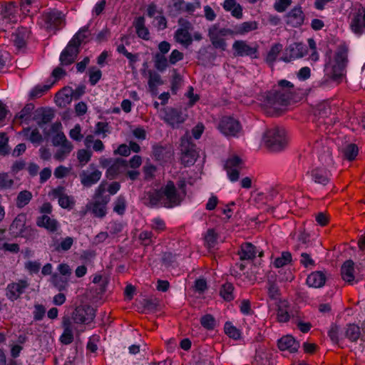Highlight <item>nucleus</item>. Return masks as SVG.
Returning a JSON list of instances; mask_svg holds the SVG:
<instances>
[{
  "label": "nucleus",
  "instance_id": "c85d7f7f",
  "mask_svg": "<svg viewBox=\"0 0 365 365\" xmlns=\"http://www.w3.org/2000/svg\"><path fill=\"white\" fill-rule=\"evenodd\" d=\"M36 225L40 227H43L50 232L57 231L59 224L56 220L49 217L47 215H43L36 220Z\"/></svg>",
  "mask_w": 365,
  "mask_h": 365
},
{
  "label": "nucleus",
  "instance_id": "5701e85b",
  "mask_svg": "<svg viewBox=\"0 0 365 365\" xmlns=\"http://www.w3.org/2000/svg\"><path fill=\"white\" fill-rule=\"evenodd\" d=\"M190 25L187 24L178 29L175 33L174 38L176 42L185 47H188L192 43V36L190 33Z\"/></svg>",
  "mask_w": 365,
  "mask_h": 365
},
{
  "label": "nucleus",
  "instance_id": "4c0bfd02",
  "mask_svg": "<svg viewBox=\"0 0 365 365\" xmlns=\"http://www.w3.org/2000/svg\"><path fill=\"white\" fill-rule=\"evenodd\" d=\"M29 36V31L26 28L19 29L12 35V41L17 48H21L26 45V38Z\"/></svg>",
  "mask_w": 365,
  "mask_h": 365
},
{
  "label": "nucleus",
  "instance_id": "412c9836",
  "mask_svg": "<svg viewBox=\"0 0 365 365\" xmlns=\"http://www.w3.org/2000/svg\"><path fill=\"white\" fill-rule=\"evenodd\" d=\"M63 332L60 340L63 344H69L73 341L74 332L77 331L78 327L73 324L69 317H63Z\"/></svg>",
  "mask_w": 365,
  "mask_h": 365
},
{
  "label": "nucleus",
  "instance_id": "aec40b11",
  "mask_svg": "<svg viewBox=\"0 0 365 365\" xmlns=\"http://www.w3.org/2000/svg\"><path fill=\"white\" fill-rule=\"evenodd\" d=\"M52 195L58 198V204L62 208L71 210L75 204L74 198L66 193L63 187H58L53 190Z\"/></svg>",
  "mask_w": 365,
  "mask_h": 365
},
{
  "label": "nucleus",
  "instance_id": "49530a36",
  "mask_svg": "<svg viewBox=\"0 0 365 365\" xmlns=\"http://www.w3.org/2000/svg\"><path fill=\"white\" fill-rule=\"evenodd\" d=\"M153 60L155 68L160 72L165 71L170 63L169 59L168 60L165 55L160 53H156L153 57Z\"/></svg>",
  "mask_w": 365,
  "mask_h": 365
},
{
  "label": "nucleus",
  "instance_id": "3c124183",
  "mask_svg": "<svg viewBox=\"0 0 365 365\" xmlns=\"http://www.w3.org/2000/svg\"><path fill=\"white\" fill-rule=\"evenodd\" d=\"M358 148L354 144H349L341 149V153L349 160H353L358 155Z\"/></svg>",
  "mask_w": 365,
  "mask_h": 365
},
{
  "label": "nucleus",
  "instance_id": "b1692460",
  "mask_svg": "<svg viewBox=\"0 0 365 365\" xmlns=\"http://www.w3.org/2000/svg\"><path fill=\"white\" fill-rule=\"evenodd\" d=\"M78 53V48L74 46L71 41L63 50L60 56V61L62 65L68 66L74 62Z\"/></svg>",
  "mask_w": 365,
  "mask_h": 365
},
{
  "label": "nucleus",
  "instance_id": "2eb2a0df",
  "mask_svg": "<svg viewBox=\"0 0 365 365\" xmlns=\"http://www.w3.org/2000/svg\"><path fill=\"white\" fill-rule=\"evenodd\" d=\"M234 55L236 56H250L257 58V46H252L246 41L237 40L232 44Z\"/></svg>",
  "mask_w": 365,
  "mask_h": 365
},
{
  "label": "nucleus",
  "instance_id": "0eeeda50",
  "mask_svg": "<svg viewBox=\"0 0 365 365\" xmlns=\"http://www.w3.org/2000/svg\"><path fill=\"white\" fill-rule=\"evenodd\" d=\"M341 278L346 282L354 284L364 279L359 267H354L352 260H346L341 267Z\"/></svg>",
  "mask_w": 365,
  "mask_h": 365
},
{
  "label": "nucleus",
  "instance_id": "ea45409f",
  "mask_svg": "<svg viewBox=\"0 0 365 365\" xmlns=\"http://www.w3.org/2000/svg\"><path fill=\"white\" fill-rule=\"evenodd\" d=\"M120 185L117 182H113L110 184L108 188H106L105 183H101L96 190L95 198L98 200L101 199L106 190L110 195H115L120 190Z\"/></svg>",
  "mask_w": 365,
  "mask_h": 365
},
{
  "label": "nucleus",
  "instance_id": "f8f14e48",
  "mask_svg": "<svg viewBox=\"0 0 365 365\" xmlns=\"http://www.w3.org/2000/svg\"><path fill=\"white\" fill-rule=\"evenodd\" d=\"M181 160L185 166H190L193 165L197 157L198 153L196 150L195 145L190 142V139L187 137H183L181 140Z\"/></svg>",
  "mask_w": 365,
  "mask_h": 365
},
{
  "label": "nucleus",
  "instance_id": "6ab92c4d",
  "mask_svg": "<svg viewBox=\"0 0 365 365\" xmlns=\"http://www.w3.org/2000/svg\"><path fill=\"white\" fill-rule=\"evenodd\" d=\"M304 14L300 6H294L285 16L287 25L292 27H299L304 24Z\"/></svg>",
  "mask_w": 365,
  "mask_h": 365
},
{
  "label": "nucleus",
  "instance_id": "6e6d98bb",
  "mask_svg": "<svg viewBox=\"0 0 365 365\" xmlns=\"http://www.w3.org/2000/svg\"><path fill=\"white\" fill-rule=\"evenodd\" d=\"M225 332L230 337L235 339H239L240 336V331L232 325L231 322H226L224 327Z\"/></svg>",
  "mask_w": 365,
  "mask_h": 365
},
{
  "label": "nucleus",
  "instance_id": "052dcab7",
  "mask_svg": "<svg viewBox=\"0 0 365 365\" xmlns=\"http://www.w3.org/2000/svg\"><path fill=\"white\" fill-rule=\"evenodd\" d=\"M126 207L125 200L123 197L119 196L115 202L113 210L118 215H123Z\"/></svg>",
  "mask_w": 365,
  "mask_h": 365
},
{
  "label": "nucleus",
  "instance_id": "f03ea898",
  "mask_svg": "<svg viewBox=\"0 0 365 365\" xmlns=\"http://www.w3.org/2000/svg\"><path fill=\"white\" fill-rule=\"evenodd\" d=\"M309 50L307 46L302 43H294L290 44L286 49L284 55L280 60L284 62H289L292 60L302 58L309 55L308 60L316 63L319 59V54L317 51V44L315 41L310 38L307 40Z\"/></svg>",
  "mask_w": 365,
  "mask_h": 365
},
{
  "label": "nucleus",
  "instance_id": "6e6552de",
  "mask_svg": "<svg viewBox=\"0 0 365 365\" xmlns=\"http://www.w3.org/2000/svg\"><path fill=\"white\" fill-rule=\"evenodd\" d=\"M95 318V310L90 306H78L72 313L73 324L77 327L78 324H88Z\"/></svg>",
  "mask_w": 365,
  "mask_h": 365
},
{
  "label": "nucleus",
  "instance_id": "de8ad7c7",
  "mask_svg": "<svg viewBox=\"0 0 365 365\" xmlns=\"http://www.w3.org/2000/svg\"><path fill=\"white\" fill-rule=\"evenodd\" d=\"M32 198V194L28 190L21 191L16 197V206L19 208H22L31 201Z\"/></svg>",
  "mask_w": 365,
  "mask_h": 365
},
{
  "label": "nucleus",
  "instance_id": "dca6fc26",
  "mask_svg": "<svg viewBox=\"0 0 365 365\" xmlns=\"http://www.w3.org/2000/svg\"><path fill=\"white\" fill-rule=\"evenodd\" d=\"M29 286V283L26 279H19L17 282H11L6 286V297L12 302L17 300Z\"/></svg>",
  "mask_w": 365,
  "mask_h": 365
},
{
  "label": "nucleus",
  "instance_id": "7c9ffc66",
  "mask_svg": "<svg viewBox=\"0 0 365 365\" xmlns=\"http://www.w3.org/2000/svg\"><path fill=\"white\" fill-rule=\"evenodd\" d=\"M257 254L259 256L262 255V252H259L255 246L250 242L243 244L241 246L240 251L239 252V255L242 260L252 259L256 257Z\"/></svg>",
  "mask_w": 365,
  "mask_h": 365
},
{
  "label": "nucleus",
  "instance_id": "f257e3e1",
  "mask_svg": "<svg viewBox=\"0 0 365 365\" xmlns=\"http://www.w3.org/2000/svg\"><path fill=\"white\" fill-rule=\"evenodd\" d=\"M184 182L177 187L174 182L168 181L155 192L156 202L167 208H172L181 204L186 195Z\"/></svg>",
  "mask_w": 365,
  "mask_h": 365
},
{
  "label": "nucleus",
  "instance_id": "8fccbe9b",
  "mask_svg": "<svg viewBox=\"0 0 365 365\" xmlns=\"http://www.w3.org/2000/svg\"><path fill=\"white\" fill-rule=\"evenodd\" d=\"M217 244V235L214 230H208L205 235V245L209 248H214Z\"/></svg>",
  "mask_w": 365,
  "mask_h": 365
},
{
  "label": "nucleus",
  "instance_id": "58836bf2",
  "mask_svg": "<svg viewBox=\"0 0 365 365\" xmlns=\"http://www.w3.org/2000/svg\"><path fill=\"white\" fill-rule=\"evenodd\" d=\"M21 133L26 139L34 145H39L43 141V137L37 128H24Z\"/></svg>",
  "mask_w": 365,
  "mask_h": 365
},
{
  "label": "nucleus",
  "instance_id": "473e14b6",
  "mask_svg": "<svg viewBox=\"0 0 365 365\" xmlns=\"http://www.w3.org/2000/svg\"><path fill=\"white\" fill-rule=\"evenodd\" d=\"M128 163L125 160L118 159L113 160L111 165L107 170V175L114 178L117 175L126 170Z\"/></svg>",
  "mask_w": 365,
  "mask_h": 365
},
{
  "label": "nucleus",
  "instance_id": "09e8293b",
  "mask_svg": "<svg viewBox=\"0 0 365 365\" xmlns=\"http://www.w3.org/2000/svg\"><path fill=\"white\" fill-rule=\"evenodd\" d=\"M68 278L65 276H60L58 274H53L51 277L52 284L59 290H64L68 286Z\"/></svg>",
  "mask_w": 365,
  "mask_h": 365
},
{
  "label": "nucleus",
  "instance_id": "680f3d73",
  "mask_svg": "<svg viewBox=\"0 0 365 365\" xmlns=\"http://www.w3.org/2000/svg\"><path fill=\"white\" fill-rule=\"evenodd\" d=\"M153 26L156 27L158 30H163L167 27V21L162 14H158L152 22Z\"/></svg>",
  "mask_w": 365,
  "mask_h": 365
},
{
  "label": "nucleus",
  "instance_id": "c03bdc74",
  "mask_svg": "<svg viewBox=\"0 0 365 365\" xmlns=\"http://www.w3.org/2000/svg\"><path fill=\"white\" fill-rule=\"evenodd\" d=\"M110 198L105 197L102 199V202L96 201L91 205L93 213L97 217H103L106 212V205L108 202Z\"/></svg>",
  "mask_w": 365,
  "mask_h": 365
},
{
  "label": "nucleus",
  "instance_id": "864d4df0",
  "mask_svg": "<svg viewBox=\"0 0 365 365\" xmlns=\"http://www.w3.org/2000/svg\"><path fill=\"white\" fill-rule=\"evenodd\" d=\"M292 261V255L288 252H284L282 253L281 256L275 258L273 262V264L275 267L279 268L282 267L284 265L288 264Z\"/></svg>",
  "mask_w": 365,
  "mask_h": 365
},
{
  "label": "nucleus",
  "instance_id": "a19ab883",
  "mask_svg": "<svg viewBox=\"0 0 365 365\" xmlns=\"http://www.w3.org/2000/svg\"><path fill=\"white\" fill-rule=\"evenodd\" d=\"M73 242L74 240L73 237H66L62 239L60 242L53 240L51 246L57 252H66L71 248Z\"/></svg>",
  "mask_w": 365,
  "mask_h": 365
},
{
  "label": "nucleus",
  "instance_id": "f3484780",
  "mask_svg": "<svg viewBox=\"0 0 365 365\" xmlns=\"http://www.w3.org/2000/svg\"><path fill=\"white\" fill-rule=\"evenodd\" d=\"M62 21V14L58 11L43 13L40 18V24L48 29L58 28Z\"/></svg>",
  "mask_w": 365,
  "mask_h": 365
},
{
  "label": "nucleus",
  "instance_id": "ddd939ff",
  "mask_svg": "<svg viewBox=\"0 0 365 365\" xmlns=\"http://www.w3.org/2000/svg\"><path fill=\"white\" fill-rule=\"evenodd\" d=\"M243 165V160L236 155H232L227 159L225 163V169L231 182H234L239 180L240 171Z\"/></svg>",
  "mask_w": 365,
  "mask_h": 365
},
{
  "label": "nucleus",
  "instance_id": "423d86ee",
  "mask_svg": "<svg viewBox=\"0 0 365 365\" xmlns=\"http://www.w3.org/2000/svg\"><path fill=\"white\" fill-rule=\"evenodd\" d=\"M345 54L339 51L336 53L332 58H329L325 64V72L331 78L336 79L342 75L345 66Z\"/></svg>",
  "mask_w": 365,
  "mask_h": 365
},
{
  "label": "nucleus",
  "instance_id": "37998d69",
  "mask_svg": "<svg viewBox=\"0 0 365 365\" xmlns=\"http://www.w3.org/2000/svg\"><path fill=\"white\" fill-rule=\"evenodd\" d=\"M90 35L89 24L81 28L70 41L77 48Z\"/></svg>",
  "mask_w": 365,
  "mask_h": 365
},
{
  "label": "nucleus",
  "instance_id": "9d476101",
  "mask_svg": "<svg viewBox=\"0 0 365 365\" xmlns=\"http://www.w3.org/2000/svg\"><path fill=\"white\" fill-rule=\"evenodd\" d=\"M227 35H232L231 29H220L216 26H213L209 29L208 36L215 48H220L222 51L226 49L227 43L224 37Z\"/></svg>",
  "mask_w": 365,
  "mask_h": 365
},
{
  "label": "nucleus",
  "instance_id": "9b49d317",
  "mask_svg": "<svg viewBox=\"0 0 365 365\" xmlns=\"http://www.w3.org/2000/svg\"><path fill=\"white\" fill-rule=\"evenodd\" d=\"M16 6L9 3L0 9V29L6 31L11 27L12 24L17 21Z\"/></svg>",
  "mask_w": 365,
  "mask_h": 365
},
{
  "label": "nucleus",
  "instance_id": "603ef678",
  "mask_svg": "<svg viewBox=\"0 0 365 365\" xmlns=\"http://www.w3.org/2000/svg\"><path fill=\"white\" fill-rule=\"evenodd\" d=\"M282 47L283 46L281 43H276L273 45L267 55V62L269 63H274L276 61L279 53L282 50Z\"/></svg>",
  "mask_w": 365,
  "mask_h": 365
},
{
  "label": "nucleus",
  "instance_id": "4be33fe9",
  "mask_svg": "<svg viewBox=\"0 0 365 365\" xmlns=\"http://www.w3.org/2000/svg\"><path fill=\"white\" fill-rule=\"evenodd\" d=\"M309 176L315 183L327 185L330 180L329 171L326 168L315 167L308 172Z\"/></svg>",
  "mask_w": 365,
  "mask_h": 365
},
{
  "label": "nucleus",
  "instance_id": "13d9d810",
  "mask_svg": "<svg viewBox=\"0 0 365 365\" xmlns=\"http://www.w3.org/2000/svg\"><path fill=\"white\" fill-rule=\"evenodd\" d=\"M200 322L202 326L207 329H213L216 324L215 318L210 314L202 317Z\"/></svg>",
  "mask_w": 365,
  "mask_h": 365
},
{
  "label": "nucleus",
  "instance_id": "e433bc0d",
  "mask_svg": "<svg viewBox=\"0 0 365 365\" xmlns=\"http://www.w3.org/2000/svg\"><path fill=\"white\" fill-rule=\"evenodd\" d=\"M343 339H347L350 341H356L360 335V328L356 324H349L341 331Z\"/></svg>",
  "mask_w": 365,
  "mask_h": 365
},
{
  "label": "nucleus",
  "instance_id": "bf43d9fd",
  "mask_svg": "<svg viewBox=\"0 0 365 365\" xmlns=\"http://www.w3.org/2000/svg\"><path fill=\"white\" fill-rule=\"evenodd\" d=\"M200 7V3L198 0H195L193 3H185L182 1L180 2V9L181 10L185 11L190 14L192 13L195 11V9Z\"/></svg>",
  "mask_w": 365,
  "mask_h": 365
},
{
  "label": "nucleus",
  "instance_id": "39448f33",
  "mask_svg": "<svg viewBox=\"0 0 365 365\" xmlns=\"http://www.w3.org/2000/svg\"><path fill=\"white\" fill-rule=\"evenodd\" d=\"M334 146V143L332 140L328 138H322L314 143L312 153L316 155L324 166L329 167L333 165L331 150Z\"/></svg>",
  "mask_w": 365,
  "mask_h": 365
},
{
  "label": "nucleus",
  "instance_id": "1a4fd4ad",
  "mask_svg": "<svg viewBox=\"0 0 365 365\" xmlns=\"http://www.w3.org/2000/svg\"><path fill=\"white\" fill-rule=\"evenodd\" d=\"M217 128L220 133L227 137H238L242 130L240 122L229 116L222 117Z\"/></svg>",
  "mask_w": 365,
  "mask_h": 365
},
{
  "label": "nucleus",
  "instance_id": "f704fd0d",
  "mask_svg": "<svg viewBox=\"0 0 365 365\" xmlns=\"http://www.w3.org/2000/svg\"><path fill=\"white\" fill-rule=\"evenodd\" d=\"M61 128V123H56L52 125V130L54 131H56L57 133L56 135H54L52 137V144L55 147L60 146L61 145H64L66 143H71L68 139L66 138L65 134L59 131V130Z\"/></svg>",
  "mask_w": 365,
  "mask_h": 365
},
{
  "label": "nucleus",
  "instance_id": "2f4dec72",
  "mask_svg": "<svg viewBox=\"0 0 365 365\" xmlns=\"http://www.w3.org/2000/svg\"><path fill=\"white\" fill-rule=\"evenodd\" d=\"M258 24L255 21H245L234 27L232 35L245 36L250 31L257 29Z\"/></svg>",
  "mask_w": 365,
  "mask_h": 365
},
{
  "label": "nucleus",
  "instance_id": "20e7f679",
  "mask_svg": "<svg viewBox=\"0 0 365 365\" xmlns=\"http://www.w3.org/2000/svg\"><path fill=\"white\" fill-rule=\"evenodd\" d=\"M263 140L266 146L274 152L282 150L288 143L286 131L279 128H273L267 130Z\"/></svg>",
  "mask_w": 365,
  "mask_h": 365
},
{
  "label": "nucleus",
  "instance_id": "0e129e2a",
  "mask_svg": "<svg viewBox=\"0 0 365 365\" xmlns=\"http://www.w3.org/2000/svg\"><path fill=\"white\" fill-rule=\"evenodd\" d=\"M25 269L31 274H36L39 272L41 264L37 261H28L25 262Z\"/></svg>",
  "mask_w": 365,
  "mask_h": 365
},
{
  "label": "nucleus",
  "instance_id": "79ce46f5",
  "mask_svg": "<svg viewBox=\"0 0 365 365\" xmlns=\"http://www.w3.org/2000/svg\"><path fill=\"white\" fill-rule=\"evenodd\" d=\"M148 73L149 77L148 82L149 89L153 93L155 94L158 87L163 84V81L160 74L155 71H149Z\"/></svg>",
  "mask_w": 365,
  "mask_h": 365
},
{
  "label": "nucleus",
  "instance_id": "4468645a",
  "mask_svg": "<svg viewBox=\"0 0 365 365\" xmlns=\"http://www.w3.org/2000/svg\"><path fill=\"white\" fill-rule=\"evenodd\" d=\"M350 28L355 34L361 35L365 31V7L359 6L352 13Z\"/></svg>",
  "mask_w": 365,
  "mask_h": 365
},
{
  "label": "nucleus",
  "instance_id": "a18cd8bd",
  "mask_svg": "<svg viewBox=\"0 0 365 365\" xmlns=\"http://www.w3.org/2000/svg\"><path fill=\"white\" fill-rule=\"evenodd\" d=\"M59 148L54 154V158L58 161L63 160L72 151L73 146L71 143L58 146Z\"/></svg>",
  "mask_w": 365,
  "mask_h": 365
},
{
  "label": "nucleus",
  "instance_id": "cd10ccee",
  "mask_svg": "<svg viewBox=\"0 0 365 365\" xmlns=\"http://www.w3.org/2000/svg\"><path fill=\"white\" fill-rule=\"evenodd\" d=\"M278 347L281 351L294 353L298 350L299 344L292 336L287 335L278 340Z\"/></svg>",
  "mask_w": 365,
  "mask_h": 365
},
{
  "label": "nucleus",
  "instance_id": "bb28decb",
  "mask_svg": "<svg viewBox=\"0 0 365 365\" xmlns=\"http://www.w3.org/2000/svg\"><path fill=\"white\" fill-rule=\"evenodd\" d=\"M163 119L173 127L184 121V118L177 110L168 108L164 110Z\"/></svg>",
  "mask_w": 365,
  "mask_h": 365
},
{
  "label": "nucleus",
  "instance_id": "c756f323",
  "mask_svg": "<svg viewBox=\"0 0 365 365\" xmlns=\"http://www.w3.org/2000/svg\"><path fill=\"white\" fill-rule=\"evenodd\" d=\"M223 9L231 14V15L240 19L242 18V6L236 0H225L222 4Z\"/></svg>",
  "mask_w": 365,
  "mask_h": 365
},
{
  "label": "nucleus",
  "instance_id": "5fc2aeb1",
  "mask_svg": "<svg viewBox=\"0 0 365 365\" xmlns=\"http://www.w3.org/2000/svg\"><path fill=\"white\" fill-rule=\"evenodd\" d=\"M234 287L231 283H225L220 289V296L227 301H231L234 299Z\"/></svg>",
  "mask_w": 365,
  "mask_h": 365
},
{
  "label": "nucleus",
  "instance_id": "393cba45",
  "mask_svg": "<svg viewBox=\"0 0 365 365\" xmlns=\"http://www.w3.org/2000/svg\"><path fill=\"white\" fill-rule=\"evenodd\" d=\"M26 217L24 214L18 215L10 226V232L14 237H24L26 227Z\"/></svg>",
  "mask_w": 365,
  "mask_h": 365
},
{
  "label": "nucleus",
  "instance_id": "a878e982",
  "mask_svg": "<svg viewBox=\"0 0 365 365\" xmlns=\"http://www.w3.org/2000/svg\"><path fill=\"white\" fill-rule=\"evenodd\" d=\"M277 319L279 322H287L289 320L292 311L288 301L279 299L277 302Z\"/></svg>",
  "mask_w": 365,
  "mask_h": 365
},
{
  "label": "nucleus",
  "instance_id": "69168bd1",
  "mask_svg": "<svg viewBox=\"0 0 365 365\" xmlns=\"http://www.w3.org/2000/svg\"><path fill=\"white\" fill-rule=\"evenodd\" d=\"M92 153L91 151L81 149L78 151L77 158L82 165H86L91 159Z\"/></svg>",
  "mask_w": 365,
  "mask_h": 365
},
{
  "label": "nucleus",
  "instance_id": "72a5a7b5",
  "mask_svg": "<svg viewBox=\"0 0 365 365\" xmlns=\"http://www.w3.org/2000/svg\"><path fill=\"white\" fill-rule=\"evenodd\" d=\"M326 277L322 272H314L311 273L307 278V284L308 286L314 288H319L324 285Z\"/></svg>",
  "mask_w": 365,
  "mask_h": 365
},
{
  "label": "nucleus",
  "instance_id": "a211bd4d",
  "mask_svg": "<svg viewBox=\"0 0 365 365\" xmlns=\"http://www.w3.org/2000/svg\"><path fill=\"white\" fill-rule=\"evenodd\" d=\"M102 175L101 172L98 170L93 165H90L86 170H83L80 173L81 184L85 187H91L97 183Z\"/></svg>",
  "mask_w": 365,
  "mask_h": 365
},
{
  "label": "nucleus",
  "instance_id": "338daca9",
  "mask_svg": "<svg viewBox=\"0 0 365 365\" xmlns=\"http://www.w3.org/2000/svg\"><path fill=\"white\" fill-rule=\"evenodd\" d=\"M14 183L12 179H11L7 173H0V188L1 189H9Z\"/></svg>",
  "mask_w": 365,
  "mask_h": 365
},
{
  "label": "nucleus",
  "instance_id": "e2e57ef3",
  "mask_svg": "<svg viewBox=\"0 0 365 365\" xmlns=\"http://www.w3.org/2000/svg\"><path fill=\"white\" fill-rule=\"evenodd\" d=\"M34 109L32 104L26 105L17 115L16 118H19L23 121H26L29 119L31 113Z\"/></svg>",
  "mask_w": 365,
  "mask_h": 365
},
{
  "label": "nucleus",
  "instance_id": "c9c22d12",
  "mask_svg": "<svg viewBox=\"0 0 365 365\" xmlns=\"http://www.w3.org/2000/svg\"><path fill=\"white\" fill-rule=\"evenodd\" d=\"M134 26L138 36L145 40H148L150 38V32L145 26V20L143 16H139L135 19L134 21Z\"/></svg>",
  "mask_w": 365,
  "mask_h": 365
},
{
  "label": "nucleus",
  "instance_id": "7ed1b4c3",
  "mask_svg": "<svg viewBox=\"0 0 365 365\" xmlns=\"http://www.w3.org/2000/svg\"><path fill=\"white\" fill-rule=\"evenodd\" d=\"M294 89V85L287 81L281 80L277 86L270 93L267 98V106L274 109H278L291 98Z\"/></svg>",
  "mask_w": 365,
  "mask_h": 365
},
{
  "label": "nucleus",
  "instance_id": "774afa93",
  "mask_svg": "<svg viewBox=\"0 0 365 365\" xmlns=\"http://www.w3.org/2000/svg\"><path fill=\"white\" fill-rule=\"evenodd\" d=\"M268 296L271 299L277 300L279 297V290L274 283L269 282L267 287Z\"/></svg>",
  "mask_w": 365,
  "mask_h": 365
},
{
  "label": "nucleus",
  "instance_id": "4d7b16f0",
  "mask_svg": "<svg viewBox=\"0 0 365 365\" xmlns=\"http://www.w3.org/2000/svg\"><path fill=\"white\" fill-rule=\"evenodd\" d=\"M89 81L92 86L96 85L102 76V73L100 69L93 67L88 71Z\"/></svg>",
  "mask_w": 365,
  "mask_h": 365
}]
</instances>
